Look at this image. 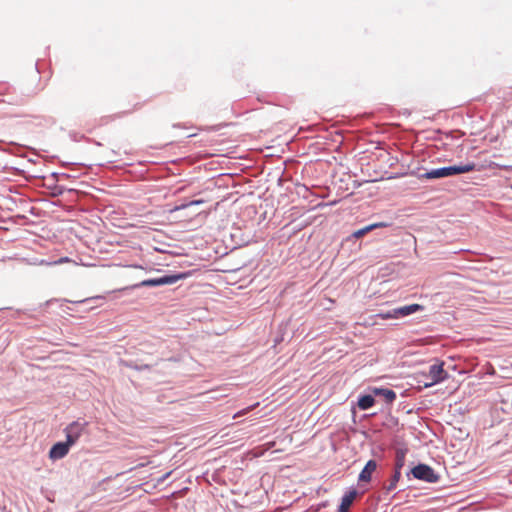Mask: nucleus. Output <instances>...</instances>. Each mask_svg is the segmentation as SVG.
I'll return each instance as SVG.
<instances>
[{"instance_id": "4", "label": "nucleus", "mask_w": 512, "mask_h": 512, "mask_svg": "<svg viewBox=\"0 0 512 512\" xmlns=\"http://www.w3.org/2000/svg\"><path fill=\"white\" fill-rule=\"evenodd\" d=\"M85 428V424L80 422H72L65 429L66 441L64 442L69 448H71L81 437Z\"/></svg>"}, {"instance_id": "14", "label": "nucleus", "mask_w": 512, "mask_h": 512, "mask_svg": "<svg viewBox=\"0 0 512 512\" xmlns=\"http://www.w3.org/2000/svg\"><path fill=\"white\" fill-rule=\"evenodd\" d=\"M376 316L382 320L395 319V318H397V313H396V310L393 309V310L387 311V312H380Z\"/></svg>"}, {"instance_id": "10", "label": "nucleus", "mask_w": 512, "mask_h": 512, "mask_svg": "<svg viewBox=\"0 0 512 512\" xmlns=\"http://www.w3.org/2000/svg\"><path fill=\"white\" fill-rule=\"evenodd\" d=\"M397 318L406 317L410 314L423 310V306L419 304H410L400 308H396Z\"/></svg>"}, {"instance_id": "21", "label": "nucleus", "mask_w": 512, "mask_h": 512, "mask_svg": "<svg viewBox=\"0 0 512 512\" xmlns=\"http://www.w3.org/2000/svg\"><path fill=\"white\" fill-rule=\"evenodd\" d=\"M69 259L67 257L65 258H61L59 261H57L56 263H64V262H68Z\"/></svg>"}, {"instance_id": "11", "label": "nucleus", "mask_w": 512, "mask_h": 512, "mask_svg": "<svg viewBox=\"0 0 512 512\" xmlns=\"http://www.w3.org/2000/svg\"><path fill=\"white\" fill-rule=\"evenodd\" d=\"M355 498L356 491H350L349 493L345 494L341 500L338 512H348Z\"/></svg>"}, {"instance_id": "13", "label": "nucleus", "mask_w": 512, "mask_h": 512, "mask_svg": "<svg viewBox=\"0 0 512 512\" xmlns=\"http://www.w3.org/2000/svg\"><path fill=\"white\" fill-rule=\"evenodd\" d=\"M376 395H382L387 402H393L396 399V393L391 389H375Z\"/></svg>"}, {"instance_id": "2", "label": "nucleus", "mask_w": 512, "mask_h": 512, "mask_svg": "<svg viewBox=\"0 0 512 512\" xmlns=\"http://www.w3.org/2000/svg\"><path fill=\"white\" fill-rule=\"evenodd\" d=\"M189 276V273H179L173 275H166L158 278H151L143 280L138 286L143 287H155L162 285H171L176 283L179 280L185 279Z\"/></svg>"}, {"instance_id": "22", "label": "nucleus", "mask_w": 512, "mask_h": 512, "mask_svg": "<svg viewBox=\"0 0 512 512\" xmlns=\"http://www.w3.org/2000/svg\"><path fill=\"white\" fill-rule=\"evenodd\" d=\"M502 168L505 170H512V166H503Z\"/></svg>"}, {"instance_id": "5", "label": "nucleus", "mask_w": 512, "mask_h": 512, "mask_svg": "<svg viewBox=\"0 0 512 512\" xmlns=\"http://www.w3.org/2000/svg\"><path fill=\"white\" fill-rule=\"evenodd\" d=\"M85 428V424L80 422H72L65 429L66 441L64 442L69 448H71L81 437Z\"/></svg>"}, {"instance_id": "16", "label": "nucleus", "mask_w": 512, "mask_h": 512, "mask_svg": "<svg viewBox=\"0 0 512 512\" xmlns=\"http://www.w3.org/2000/svg\"><path fill=\"white\" fill-rule=\"evenodd\" d=\"M259 405V403H256L254 405H251L249 407H246L240 411H238L236 414H234L233 418L236 419L238 417L244 416L248 414L250 411H252L254 408H256Z\"/></svg>"}, {"instance_id": "15", "label": "nucleus", "mask_w": 512, "mask_h": 512, "mask_svg": "<svg viewBox=\"0 0 512 512\" xmlns=\"http://www.w3.org/2000/svg\"><path fill=\"white\" fill-rule=\"evenodd\" d=\"M372 230H374V226H370V225H368V226H366V227H364V228H361V229H359V230H356V231L353 233V236H354L355 238H361V237H363L365 234H367L368 232H370V231H372Z\"/></svg>"}, {"instance_id": "1", "label": "nucleus", "mask_w": 512, "mask_h": 512, "mask_svg": "<svg viewBox=\"0 0 512 512\" xmlns=\"http://www.w3.org/2000/svg\"><path fill=\"white\" fill-rule=\"evenodd\" d=\"M475 170V164H465V165H455L449 167H442L438 169H433L425 174V177L428 179H437L449 177L456 174L468 173Z\"/></svg>"}, {"instance_id": "3", "label": "nucleus", "mask_w": 512, "mask_h": 512, "mask_svg": "<svg viewBox=\"0 0 512 512\" xmlns=\"http://www.w3.org/2000/svg\"><path fill=\"white\" fill-rule=\"evenodd\" d=\"M85 428V424L80 422H72L65 429L66 441L64 442L69 448H71L81 437Z\"/></svg>"}, {"instance_id": "7", "label": "nucleus", "mask_w": 512, "mask_h": 512, "mask_svg": "<svg viewBox=\"0 0 512 512\" xmlns=\"http://www.w3.org/2000/svg\"><path fill=\"white\" fill-rule=\"evenodd\" d=\"M443 367H444L443 362H440L438 364H434V365L430 366L428 377L430 378L431 381L425 383L424 384L425 387H430L434 384L440 383L447 378L448 374L444 370Z\"/></svg>"}, {"instance_id": "8", "label": "nucleus", "mask_w": 512, "mask_h": 512, "mask_svg": "<svg viewBox=\"0 0 512 512\" xmlns=\"http://www.w3.org/2000/svg\"><path fill=\"white\" fill-rule=\"evenodd\" d=\"M69 450L70 448L64 442H57L51 447L49 458L52 460L62 459L68 454Z\"/></svg>"}, {"instance_id": "19", "label": "nucleus", "mask_w": 512, "mask_h": 512, "mask_svg": "<svg viewBox=\"0 0 512 512\" xmlns=\"http://www.w3.org/2000/svg\"><path fill=\"white\" fill-rule=\"evenodd\" d=\"M370 226H374V229H377V228L387 227L388 224L385 222H378V223H373Z\"/></svg>"}, {"instance_id": "9", "label": "nucleus", "mask_w": 512, "mask_h": 512, "mask_svg": "<svg viewBox=\"0 0 512 512\" xmlns=\"http://www.w3.org/2000/svg\"><path fill=\"white\" fill-rule=\"evenodd\" d=\"M376 469H377L376 461L369 460L359 474V481L360 482H369L371 480L373 472Z\"/></svg>"}, {"instance_id": "20", "label": "nucleus", "mask_w": 512, "mask_h": 512, "mask_svg": "<svg viewBox=\"0 0 512 512\" xmlns=\"http://www.w3.org/2000/svg\"><path fill=\"white\" fill-rule=\"evenodd\" d=\"M402 461H403V459H398L397 464H396V467H397L396 470L400 471L401 467L403 466V462Z\"/></svg>"}, {"instance_id": "18", "label": "nucleus", "mask_w": 512, "mask_h": 512, "mask_svg": "<svg viewBox=\"0 0 512 512\" xmlns=\"http://www.w3.org/2000/svg\"><path fill=\"white\" fill-rule=\"evenodd\" d=\"M400 475H401V474H400V471H399V470H396V471H395V475H394V477H393V481L391 482V484H390V486H389V490L395 487V484H396V482L399 480Z\"/></svg>"}, {"instance_id": "17", "label": "nucleus", "mask_w": 512, "mask_h": 512, "mask_svg": "<svg viewBox=\"0 0 512 512\" xmlns=\"http://www.w3.org/2000/svg\"><path fill=\"white\" fill-rule=\"evenodd\" d=\"M204 201L203 200H193L189 203H186V204H182L180 206H177L175 207V210H181V209H185L187 208L188 206H192V205H199V204H202Z\"/></svg>"}, {"instance_id": "12", "label": "nucleus", "mask_w": 512, "mask_h": 512, "mask_svg": "<svg viewBox=\"0 0 512 512\" xmlns=\"http://www.w3.org/2000/svg\"><path fill=\"white\" fill-rule=\"evenodd\" d=\"M375 404V399L371 395H363L358 400V407L361 410H367Z\"/></svg>"}, {"instance_id": "6", "label": "nucleus", "mask_w": 512, "mask_h": 512, "mask_svg": "<svg viewBox=\"0 0 512 512\" xmlns=\"http://www.w3.org/2000/svg\"><path fill=\"white\" fill-rule=\"evenodd\" d=\"M411 472L412 475L419 480L430 483H434L438 480V476L435 474L434 470L426 464H419L415 466Z\"/></svg>"}]
</instances>
